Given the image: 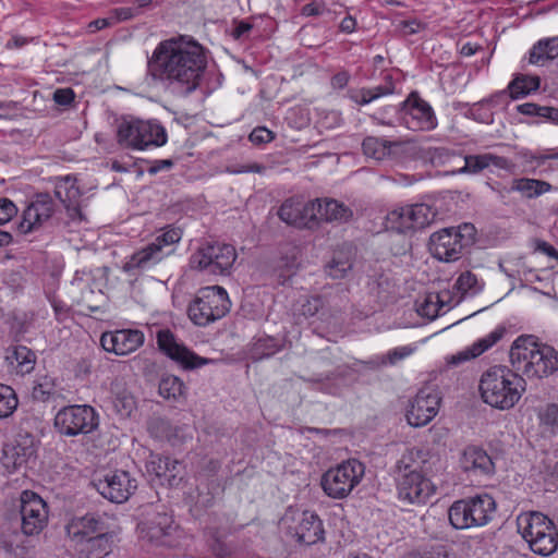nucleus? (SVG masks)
<instances>
[{
	"label": "nucleus",
	"mask_w": 558,
	"mask_h": 558,
	"mask_svg": "<svg viewBox=\"0 0 558 558\" xmlns=\"http://www.w3.org/2000/svg\"><path fill=\"white\" fill-rule=\"evenodd\" d=\"M536 251L554 259L558 257V251L546 241H537Z\"/></svg>",
	"instance_id": "64"
},
{
	"label": "nucleus",
	"mask_w": 558,
	"mask_h": 558,
	"mask_svg": "<svg viewBox=\"0 0 558 558\" xmlns=\"http://www.w3.org/2000/svg\"><path fill=\"white\" fill-rule=\"evenodd\" d=\"M109 520L110 517L107 513L88 512L71 518L65 525V531L73 543L82 545L94 535L110 530Z\"/></svg>",
	"instance_id": "17"
},
{
	"label": "nucleus",
	"mask_w": 558,
	"mask_h": 558,
	"mask_svg": "<svg viewBox=\"0 0 558 558\" xmlns=\"http://www.w3.org/2000/svg\"><path fill=\"white\" fill-rule=\"evenodd\" d=\"M463 160L464 165L461 168L451 171V174H477L489 167H495L507 172H513L515 167L510 159L492 153L466 155Z\"/></svg>",
	"instance_id": "23"
},
{
	"label": "nucleus",
	"mask_w": 558,
	"mask_h": 558,
	"mask_svg": "<svg viewBox=\"0 0 558 558\" xmlns=\"http://www.w3.org/2000/svg\"><path fill=\"white\" fill-rule=\"evenodd\" d=\"M113 533L105 530V533L94 535V537L82 544L80 548L81 558H104L112 548Z\"/></svg>",
	"instance_id": "33"
},
{
	"label": "nucleus",
	"mask_w": 558,
	"mask_h": 558,
	"mask_svg": "<svg viewBox=\"0 0 558 558\" xmlns=\"http://www.w3.org/2000/svg\"><path fill=\"white\" fill-rule=\"evenodd\" d=\"M34 453L32 445H7L3 448L1 463L9 472H13L26 464Z\"/></svg>",
	"instance_id": "34"
},
{
	"label": "nucleus",
	"mask_w": 558,
	"mask_h": 558,
	"mask_svg": "<svg viewBox=\"0 0 558 558\" xmlns=\"http://www.w3.org/2000/svg\"><path fill=\"white\" fill-rule=\"evenodd\" d=\"M510 362L522 375L543 378L558 371V351L538 343L533 336H520L510 348Z\"/></svg>",
	"instance_id": "3"
},
{
	"label": "nucleus",
	"mask_w": 558,
	"mask_h": 558,
	"mask_svg": "<svg viewBox=\"0 0 558 558\" xmlns=\"http://www.w3.org/2000/svg\"><path fill=\"white\" fill-rule=\"evenodd\" d=\"M112 395V405L117 414L121 417H129L136 409V402L131 392L125 388L121 379H114L110 385Z\"/></svg>",
	"instance_id": "35"
},
{
	"label": "nucleus",
	"mask_w": 558,
	"mask_h": 558,
	"mask_svg": "<svg viewBox=\"0 0 558 558\" xmlns=\"http://www.w3.org/2000/svg\"><path fill=\"white\" fill-rule=\"evenodd\" d=\"M17 213V207L9 198H0V226L9 222Z\"/></svg>",
	"instance_id": "52"
},
{
	"label": "nucleus",
	"mask_w": 558,
	"mask_h": 558,
	"mask_svg": "<svg viewBox=\"0 0 558 558\" xmlns=\"http://www.w3.org/2000/svg\"><path fill=\"white\" fill-rule=\"evenodd\" d=\"M173 167V161L171 159H161L154 160L149 168L147 169L148 173L156 174L163 170H169Z\"/></svg>",
	"instance_id": "62"
},
{
	"label": "nucleus",
	"mask_w": 558,
	"mask_h": 558,
	"mask_svg": "<svg viewBox=\"0 0 558 558\" xmlns=\"http://www.w3.org/2000/svg\"><path fill=\"white\" fill-rule=\"evenodd\" d=\"M473 515L469 498L456 500L448 510L449 522L457 530L475 527Z\"/></svg>",
	"instance_id": "36"
},
{
	"label": "nucleus",
	"mask_w": 558,
	"mask_h": 558,
	"mask_svg": "<svg viewBox=\"0 0 558 558\" xmlns=\"http://www.w3.org/2000/svg\"><path fill=\"white\" fill-rule=\"evenodd\" d=\"M112 25H114V19H111L110 16H108V17H101V19L92 21L88 24V28L90 32H96V31H100V29L110 27Z\"/></svg>",
	"instance_id": "63"
},
{
	"label": "nucleus",
	"mask_w": 558,
	"mask_h": 558,
	"mask_svg": "<svg viewBox=\"0 0 558 558\" xmlns=\"http://www.w3.org/2000/svg\"><path fill=\"white\" fill-rule=\"evenodd\" d=\"M250 141L253 143V144H264V143H269L274 136H272V132L269 131L268 129L266 128H255L250 136H248Z\"/></svg>",
	"instance_id": "54"
},
{
	"label": "nucleus",
	"mask_w": 558,
	"mask_h": 558,
	"mask_svg": "<svg viewBox=\"0 0 558 558\" xmlns=\"http://www.w3.org/2000/svg\"><path fill=\"white\" fill-rule=\"evenodd\" d=\"M456 287L463 293L469 291L476 293L482 290V284L477 277L471 271L462 272L456 281Z\"/></svg>",
	"instance_id": "50"
},
{
	"label": "nucleus",
	"mask_w": 558,
	"mask_h": 558,
	"mask_svg": "<svg viewBox=\"0 0 558 558\" xmlns=\"http://www.w3.org/2000/svg\"><path fill=\"white\" fill-rule=\"evenodd\" d=\"M149 429L153 434H156L157 437L170 439L171 435L169 433V424L167 421L162 418H155L149 424Z\"/></svg>",
	"instance_id": "55"
},
{
	"label": "nucleus",
	"mask_w": 558,
	"mask_h": 558,
	"mask_svg": "<svg viewBox=\"0 0 558 558\" xmlns=\"http://www.w3.org/2000/svg\"><path fill=\"white\" fill-rule=\"evenodd\" d=\"M445 305L446 304L439 294L429 293L425 298L424 302L420 305L417 312L420 315L433 319L440 315V312L444 310Z\"/></svg>",
	"instance_id": "46"
},
{
	"label": "nucleus",
	"mask_w": 558,
	"mask_h": 558,
	"mask_svg": "<svg viewBox=\"0 0 558 558\" xmlns=\"http://www.w3.org/2000/svg\"><path fill=\"white\" fill-rule=\"evenodd\" d=\"M440 397L438 392L425 387L418 390L407 411V421L411 426L422 427L427 425L438 413Z\"/></svg>",
	"instance_id": "19"
},
{
	"label": "nucleus",
	"mask_w": 558,
	"mask_h": 558,
	"mask_svg": "<svg viewBox=\"0 0 558 558\" xmlns=\"http://www.w3.org/2000/svg\"><path fill=\"white\" fill-rule=\"evenodd\" d=\"M281 524L300 544L313 545L324 538L323 522L313 511L289 509Z\"/></svg>",
	"instance_id": "11"
},
{
	"label": "nucleus",
	"mask_w": 558,
	"mask_h": 558,
	"mask_svg": "<svg viewBox=\"0 0 558 558\" xmlns=\"http://www.w3.org/2000/svg\"><path fill=\"white\" fill-rule=\"evenodd\" d=\"M517 156L521 161L524 171L532 174L542 175L554 170L550 166H545L550 160H558V147L538 148L535 150L529 148H521L517 153Z\"/></svg>",
	"instance_id": "24"
},
{
	"label": "nucleus",
	"mask_w": 558,
	"mask_h": 558,
	"mask_svg": "<svg viewBox=\"0 0 558 558\" xmlns=\"http://www.w3.org/2000/svg\"><path fill=\"white\" fill-rule=\"evenodd\" d=\"M428 451L421 448L408 449L397 463V493L402 502L425 505L437 490L427 475Z\"/></svg>",
	"instance_id": "2"
},
{
	"label": "nucleus",
	"mask_w": 558,
	"mask_h": 558,
	"mask_svg": "<svg viewBox=\"0 0 558 558\" xmlns=\"http://www.w3.org/2000/svg\"><path fill=\"white\" fill-rule=\"evenodd\" d=\"M235 259L236 252L231 244L207 242L191 255L190 266L213 275H228Z\"/></svg>",
	"instance_id": "10"
},
{
	"label": "nucleus",
	"mask_w": 558,
	"mask_h": 558,
	"mask_svg": "<svg viewBox=\"0 0 558 558\" xmlns=\"http://www.w3.org/2000/svg\"><path fill=\"white\" fill-rule=\"evenodd\" d=\"M184 390L183 381L173 375L163 377L159 383V393L165 399L178 400Z\"/></svg>",
	"instance_id": "43"
},
{
	"label": "nucleus",
	"mask_w": 558,
	"mask_h": 558,
	"mask_svg": "<svg viewBox=\"0 0 558 558\" xmlns=\"http://www.w3.org/2000/svg\"><path fill=\"white\" fill-rule=\"evenodd\" d=\"M315 203V221L316 225L320 221L347 223L353 218V210L343 202L335 198H316Z\"/></svg>",
	"instance_id": "25"
},
{
	"label": "nucleus",
	"mask_w": 558,
	"mask_h": 558,
	"mask_svg": "<svg viewBox=\"0 0 558 558\" xmlns=\"http://www.w3.org/2000/svg\"><path fill=\"white\" fill-rule=\"evenodd\" d=\"M505 333H506V328L504 326H498L493 331H490L488 335L476 340L471 345V349L473 351V356L477 357L481 354H483L484 352H486L494 344H496L498 341H500L502 339V337L505 336Z\"/></svg>",
	"instance_id": "44"
},
{
	"label": "nucleus",
	"mask_w": 558,
	"mask_h": 558,
	"mask_svg": "<svg viewBox=\"0 0 558 558\" xmlns=\"http://www.w3.org/2000/svg\"><path fill=\"white\" fill-rule=\"evenodd\" d=\"M95 486L106 499L116 504H122L135 492L137 482L129 472L114 470L99 478Z\"/></svg>",
	"instance_id": "18"
},
{
	"label": "nucleus",
	"mask_w": 558,
	"mask_h": 558,
	"mask_svg": "<svg viewBox=\"0 0 558 558\" xmlns=\"http://www.w3.org/2000/svg\"><path fill=\"white\" fill-rule=\"evenodd\" d=\"M145 336L137 329H118L104 332L100 344L105 351L116 355H128L143 345Z\"/></svg>",
	"instance_id": "21"
},
{
	"label": "nucleus",
	"mask_w": 558,
	"mask_h": 558,
	"mask_svg": "<svg viewBox=\"0 0 558 558\" xmlns=\"http://www.w3.org/2000/svg\"><path fill=\"white\" fill-rule=\"evenodd\" d=\"M228 171L233 174L248 173V172L264 173L266 171V167L260 163L253 162V163H247V165H244V166H241L238 168L228 169Z\"/></svg>",
	"instance_id": "60"
},
{
	"label": "nucleus",
	"mask_w": 558,
	"mask_h": 558,
	"mask_svg": "<svg viewBox=\"0 0 558 558\" xmlns=\"http://www.w3.org/2000/svg\"><path fill=\"white\" fill-rule=\"evenodd\" d=\"M53 99L58 105L68 106L74 99V93L70 88L57 89Z\"/></svg>",
	"instance_id": "61"
},
{
	"label": "nucleus",
	"mask_w": 558,
	"mask_h": 558,
	"mask_svg": "<svg viewBox=\"0 0 558 558\" xmlns=\"http://www.w3.org/2000/svg\"><path fill=\"white\" fill-rule=\"evenodd\" d=\"M402 121L409 130L430 131L437 126V118L432 106L416 93H411L402 102Z\"/></svg>",
	"instance_id": "16"
},
{
	"label": "nucleus",
	"mask_w": 558,
	"mask_h": 558,
	"mask_svg": "<svg viewBox=\"0 0 558 558\" xmlns=\"http://www.w3.org/2000/svg\"><path fill=\"white\" fill-rule=\"evenodd\" d=\"M352 268V264L349 260L339 262L332 260L328 266V274L332 278H342Z\"/></svg>",
	"instance_id": "53"
},
{
	"label": "nucleus",
	"mask_w": 558,
	"mask_h": 558,
	"mask_svg": "<svg viewBox=\"0 0 558 558\" xmlns=\"http://www.w3.org/2000/svg\"><path fill=\"white\" fill-rule=\"evenodd\" d=\"M315 203L303 202L299 197L286 199L278 210L279 218L287 225L298 228H312L316 226Z\"/></svg>",
	"instance_id": "22"
},
{
	"label": "nucleus",
	"mask_w": 558,
	"mask_h": 558,
	"mask_svg": "<svg viewBox=\"0 0 558 558\" xmlns=\"http://www.w3.org/2000/svg\"><path fill=\"white\" fill-rule=\"evenodd\" d=\"M434 218L432 208L426 204H413L393 208L386 216L387 230L405 233L410 230L424 228Z\"/></svg>",
	"instance_id": "14"
},
{
	"label": "nucleus",
	"mask_w": 558,
	"mask_h": 558,
	"mask_svg": "<svg viewBox=\"0 0 558 558\" xmlns=\"http://www.w3.org/2000/svg\"><path fill=\"white\" fill-rule=\"evenodd\" d=\"M159 349L171 360L179 363L185 369H194L208 364L210 361L201 357L186 347L177 342L173 333L168 329L159 330L157 333Z\"/></svg>",
	"instance_id": "20"
},
{
	"label": "nucleus",
	"mask_w": 558,
	"mask_h": 558,
	"mask_svg": "<svg viewBox=\"0 0 558 558\" xmlns=\"http://www.w3.org/2000/svg\"><path fill=\"white\" fill-rule=\"evenodd\" d=\"M207 68V51L195 40L161 41L148 60V74L173 93L189 95L201 84Z\"/></svg>",
	"instance_id": "1"
},
{
	"label": "nucleus",
	"mask_w": 558,
	"mask_h": 558,
	"mask_svg": "<svg viewBox=\"0 0 558 558\" xmlns=\"http://www.w3.org/2000/svg\"><path fill=\"white\" fill-rule=\"evenodd\" d=\"M19 404L15 391L7 385L0 384V418L11 416Z\"/></svg>",
	"instance_id": "45"
},
{
	"label": "nucleus",
	"mask_w": 558,
	"mask_h": 558,
	"mask_svg": "<svg viewBox=\"0 0 558 558\" xmlns=\"http://www.w3.org/2000/svg\"><path fill=\"white\" fill-rule=\"evenodd\" d=\"M462 470L474 476L490 475L494 462L485 450L476 446L466 447L460 458Z\"/></svg>",
	"instance_id": "27"
},
{
	"label": "nucleus",
	"mask_w": 558,
	"mask_h": 558,
	"mask_svg": "<svg viewBox=\"0 0 558 558\" xmlns=\"http://www.w3.org/2000/svg\"><path fill=\"white\" fill-rule=\"evenodd\" d=\"M364 474L365 465L356 459H349L327 470L320 485L328 497L343 499L361 483Z\"/></svg>",
	"instance_id": "9"
},
{
	"label": "nucleus",
	"mask_w": 558,
	"mask_h": 558,
	"mask_svg": "<svg viewBox=\"0 0 558 558\" xmlns=\"http://www.w3.org/2000/svg\"><path fill=\"white\" fill-rule=\"evenodd\" d=\"M54 195L65 207L68 215L73 220H83L78 201L81 191L76 184V179L68 175L57 181Z\"/></svg>",
	"instance_id": "26"
},
{
	"label": "nucleus",
	"mask_w": 558,
	"mask_h": 558,
	"mask_svg": "<svg viewBox=\"0 0 558 558\" xmlns=\"http://www.w3.org/2000/svg\"><path fill=\"white\" fill-rule=\"evenodd\" d=\"M8 360L15 367L17 374L25 375L34 369L36 355L27 347L17 345L14 348L12 354L8 356Z\"/></svg>",
	"instance_id": "39"
},
{
	"label": "nucleus",
	"mask_w": 558,
	"mask_h": 558,
	"mask_svg": "<svg viewBox=\"0 0 558 558\" xmlns=\"http://www.w3.org/2000/svg\"><path fill=\"white\" fill-rule=\"evenodd\" d=\"M324 302L320 296L302 295L293 305V316L298 323L314 317L322 308Z\"/></svg>",
	"instance_id": "38"
},
{
	"label": "nucleus",
	"mask_w": 558,
	"mask_h": 558,
	"mask_svg": "<svg viewBox=\"0 0 558 558\" xmlns=\"http://www.w3.org/2000/svg\"><path fill=\"white\" fill-rule=\"evenodd\" d=\"M375 283L379 292H390L395 287V281L389 272H381L375 279Z\"/></svg>",
	"instance_id": "58"
},
{
	"label": "nucleus",
	"mask_w": 558,
	"mask_h": 558,
	"mask_svg": "<svg viewBox=\"0 0 558 558\" xmlns=\"http://www.w3.org/2000/svg\"><path fill=\"white\" fill-rule=\"evenodd\" d=\"M281 349L280 342L274 337H260L252 347V357L263 360L277 353Z\"/></svg>",
	"instance_id": "42"
},
{
	"label": "nucleus",
	"mask_w": 558,
	"mask_h": 558,
	"mask_svg": "<svg viewBox=\"0 0 558 558\" xmlns=\"http://www.w3.org/2000/svg\"><path fill=\"white\" fill-rule=\"evenodd\" d=\"M326 11L325 4L312 1L310 3H306L301 8V15L310 17V16H319L324 14Z\"/></svg>",
	"instance_id": "56"
},
{
	"label": "nucleus",
	"mask_w": 558,
	"mask_h": 558,
	"mask_svg": "<svg viewBox=\"0 0 558 558\" xmlns=\"http://www.w3.org/2000/svg\"><path fill=\"white\" fill-rule=\"evenodd\" d=\"M475 357L476 356H473V351H472L471 347H469V348H465L464 350L447 357V363L456 366V365H459L463 362L470 361Z\"/></svg>",
	"instance_id": "57"
},
{
	"label": "nucleus",
	"mask_w": 558,
	"mask_h": 558,
	"mask_svg": "<svg viewBox=\"0 0 558 558\" xmlns=\"http://www.w3.org/2000/svg\"><path fill=\"white\" fill-rule=\"evenodd\" d=\"M183 232L179 227L167 226L160 230V233L154 239L150 244L158 246L161 252H169V255L173 252L171 246L179 243L182 239Z\"/></svg>",
	"instance_id": "41"
},
{
	"label": "nucleus",
	"mask_w": 558,
	"mask_h": 558,
	"mask_svg": "<svg viewBox=\"0 0 558 558\" xmlns=\"http://www.w3.org/2000/svg\"><path fill=\"white\" fill-rule=\"evenodd\" d=\"M476 229L472 223L441 229L430 235L429 251L438 260L456 262L461 257L464 248L473 244Z\"/></svg>",
	"instance_id": "8"
},
{
	"label": "nucleus",
	"mask_w": 558,
	"mask_h": 558,
	"mask_svg": "<svg viewBox=\"0 0 558 558\" xmlns=\"http://www.w3.org/2000/svg\"><path fill=\"white\" fill-rule=\"evenodd\" d=\"M167 256H169V252H161L158 246L148 243L130 256L123 265V271L130 274L135 270L150 269Z\"/></svg>",
	"instance_id": "29"
},
{
	"label": "nucleus",
	"mask_w": 558,
	"mask_h": 558,
	"mask_svg": "<svg viewBox=\"0 0 558 558\" xmlns=\"http://www.w3.org/2000/svg\"><path fill=\"white\" fill-rule=\"evenodd\" d=\"M402 144L399 142H389L384 138L367 136L362 143L363 154L377 161L385 160L389 156L401 150Z\"/></svg>",
	"instance_id": "32"
},
{
	"label": "nucleus",
	"mask_w": 558,
	"mask_h": 558,
	"mask_svg": "<svg viewBox=\"0 0 558 558\" xmlns=\"http://www.w3.org/2000/svg\"><path fill=\"white\" fill-rule=\"evenodd\" d=\"M395 93V83L392 76L387 74L385 76L384 84L378 86H374L371 88H360V89H350L348 92V97L350 100L360 106H365L371 104L372 101L388 96Z\"/></svg>",
	"instance_id": "30"
},
{
	"label": "nucleus",
	"mask_w": 558,
	"mask_h": 558,
	"mask_svg": "<svg viewBox=\"0 0 558 558\" xmlns=\"http://www.w3.org/2000/svg\"><path fill=\"white\" fill-rule=\"evenodd\" d=\"M492 189L496 191L500 197H504L506 192H517L524 198L534 199L551 192L554 186L544 180L522 177L512 179L509 190H497L494 186H492Z\"/></svg>",
	"instance_id": "28"
},
{
	"label": "nucleus",
	"mask_w": 558,
	"mask_h": 558,
	"mask_svg": "<svg viewBox=\"0 0 558 558\" xmlns=\"http://www.w3.org/2000/svg\"><path fill=\"white\" fill-rule=\"evenodd\" d=\"M169 465H172V469L180 468L181 464L178 460L171 459L170 457H153L148 464V470L153 471L158 477H167Z\"/></svg>",
	"instance_id": "48"
},
{
	"label": "nucleus",
	"mask_w": 558,
	"mask_h": 558,
	"mask_svg": "<svg viewBox=\"0 0 558 558\" xmlns=\"http://www.w3.org/2000/svg\"><path fill=\"white\" fill-rule=\"evenodd\" d=\"M546 106H539L534 102H525L518 106V111L525 116H536L542 118L543 110Z\"/></svg>",
	"instance_id": "59"
},
{
	"label": "nucleus",
	"mask_w": 558,
	"mask_h": 558,
	"mask_svg": "<svg viewBox=\"0 0 558 558\" xmlns=\"http://www.w3.org/2000/svg\"><path fill=\"white\" fill-rule=\"evenodd\" d=\"M230 308L231 301L226 289L211 286L198 290L189 305L187 315L195 325L205 327L225 317Z\"/></svg>",
	"instance_id": "6"
},
{
	"label": "nucleus",
	"mask_w": 558,
	"mask_h": 558,
	"mask_svg": "<svg viewBox=\"0 0 558 558\" xmlns=\"http://www.w3.org/2000/svg\"><path fill=\"white\" fill-rule=\"evenodd\" d=\"M517 526L534 554L547 557L557 550L558 531L554 522L542 512L530 511L519 514Z\"/></svg>",
	"instance_id": "5"
},
{
	"label": "nucleus",
	"mask_w": 558,
	"mask_h": 558,
	"mask_svg": "<svg viewBox=\"0 0 558 558\" xmlns=\"http://www.w3.org/2000/svg\"><path fill=\"white\" fill-rule=\"evenodd\" d=\"M542 423L554 434H558V405L555 403L546 405L539 415Z\"/></svg>",
	"instance_id": "51"
},
{
	"label": "nucleus",
	"mask_w": 558,
	"mask_h": 558,
	"mask_svg": "<svg viewBox=\"0 0 558 558\" xmlns=\"http://www.w3.org/2000/svg\"><path fill=\"white\" fill-rule=\"evenodd\" d=\"M98 426L97 414L90 405L62 408L54 417V427L64 436L92 433Z\"/></svg>",
	"instance_id": "12"
},
{
	"label": "nucleus",
	"mask_w": 558,
	"mask_h": 558,
	"mask_svg": "<svg viewBox=\"0 0 558 558\" xmlns=\"http://www.w3.org/2000/svg\"><path fill=\"white\" fill-rule=\"evenodd\" d=\"M558 57V37L545 38L537 41L530 50L529 62L543 64Z\"/></svg>",
	"instance_id": "37"
},
{
	"label": "nucleus",
	"mask_w": 558,
	"mask_h": 558,
	"mask_svg": "<svg viewBox=\"0 0 558 558\" xmlns=\"http://www.w3.org/2000/svg\"><path fill=\"white\" fill-rule=\"evenodd\" d=\"M468 498L471 511L474 513L475 527L488 524L494 519L496 512L495 499L488 494H478Z\"/></svg>",
	"instance_id": "31"
},
{
	"label": "nucleus",
	"mask_w": 558,
	"mask_h": 558,
	"mask_svg": "<svg viewBox=\"0 0 558 558\" xmlns=\"http://www.w3.org/2000/svg\"><path fill=\"white\" fill-rule=\"evenodd\" d=\"M33 398L38 401H47L53 395H56V384L53 378L49 376H41L37 379L33 387Z\"/></svg>",
	"instance_id": "47"
},
{
	"label": "nucleus",
	"mask_w": 558,
	"mask_h": 558,
	"mask_svg": "<svg viewBox=\"0 0 558 558\" xmlns=\"http://www.w3.org/2000/svg\"><path fill=\"white\" fill-rule=\"evenodd\" d=\"M21 529L25 535L39 534L48 523V507L34 492L24 490L20 498Z\"/></svg>",
	"instance_id": "15"
},
{
	"label": "nucleus",
	"mask_w": 558,
	"mask_h": 558,
	"mask_svg": "<svg viewBox=\"0 0 558 558\" xmlns=\"http://www.w3.org/2000/svg\"><path fill=\"white\" fill-rule=\"evenodd\" d=\"M118 143L124 148L144 150L167 143L166 130L156 121L123 119L117 129Z\"/></svg>",
	"instance_id": "7"
},
{
	"label": "nucleus",
	"mask_w": 558,
	"mask_h": 558,
	"mask_svg": "<svg viewBox=\"0 0 558 558\" xmlns=\"http://www.w3.org/2000/svg\"><path fill=\"white\" fill-rule=\"evenodd\" d=\"M518 373L504 365L484 372L480 380L483 401L499 410L513 408L525 391V381Z\"/></svg>",
	"instance_id": "4"
},
{
	"label": "nucleus",
	"mask_w": 558,
	"mask_h": 558,
	"mask_svg": "<svg viewBox=\"0 0 558 558\" xmlns=\"http://www.w3.org/2000/svg\"><path fill=\"white\" fill-rule=\"evenodd\" d=\"M415 351V348L411 345H403L395 348L387 352L386 355L379 356L377 364L378 365H393L397 362L410 356Z\"/></svg>",
	"instance_id": "49"
},
{
	"label": "nucleus",
	"mask_w": 558,
	"mask_h": 558,
	"mask_svg": "<svg viewBox=\"0 0 558 558\" xmlns=\"http://www.w3.org/2000/svg\"><path fill=\"white\" fill-rule=\"evenodd\" d=\"M58 204L48 193L35 195L23 210L17 230L22 234L38 232L51 225Z\"/></svg>",
	"instance_id": "13"
},
{
	"label": "nucleus",
	"mask_w": 558,
	"mask_h": 558,
	"mask_svg": "<svg viewBox=\"0 0 558 558\" xmlns=\"http://www.w3.org/2000/svg\"><path fill=\"white\" fill-rule=\"evenodd\" d=\"M538 88L539 77L530 75H519L513 78L508 86L512 99L525 97Z\"/></svg>",
	"instance_id": "40"
}]
</instances>
